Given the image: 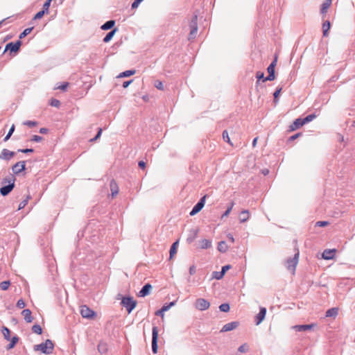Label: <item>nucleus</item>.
Listing matches in <instances>:
<instances>
[{
	"label": "nucleus",
	"instance_id": "nucleus-46",
	"mask_svg": "<svg viewBox=\"0 0 355 355\" xmlns=\"http://www.w3.org/2000/svg\"><path fill=\"white\" fill-rule=\"evenodd\" d=\"M14 130H15V125H12L11 126L10 129L9 130L7 135L3 139L4 141H6L10 139V137H11L12 134L13 133Z\"/></svg>",
	"mask_w": 355,
	"mask_h": 355
},
{
	"label": "nucleus",
	"instance_id": "nucleus-23",
	"mask_svg": "<svg viewBox=\"0 0 355 355\" xmlns=\"http://www.w3.org/2000/svg\"><path fill=\"white\" fill-rule=\"evenodd\" d=\"M115 25V21L114 20H109V21H107L105 24H103L102 26H101V29L102 30H109V29H112Z\"/></svg>",
	"mask_w": 355,
	"mask_h": 355
},
{
	"label": "nucleus",
	"instance_id": "nucleus-60",
	"mask_svg": "<svg viewBox=\"0 0 355 355\" xmlns=\"http://www.w3.org/2000/svg\"><path fill=\"white\" fill-rule=\"evenodd\" d=\"M256 78L258 79V81L261 80V79H264V73L263 72H261V71H257V74H256Z\"/></svg>",
	"mask_w": 355,
	"mask_h": 355
},
{
	"label": "nucleus",
	"instance_id": "nucleus-32",
	"mask_svg": "<svg viewBox=\"0 0 355 355\" xmlns=\"http://www.w3.org/2000/svg\"><path fill=\"white\" fill-rule=\"evenodd\" d=\"M315 118H316V115L315 114H309L306 117H304V119H302V123L306 124L307 123H309V122L312 121Z\"/></svg>",
	"mask_w": 355,
	"mask_h": 355
},
{
	"label": "nucleus",
	"instance_id": "nucleus-16",
	"mask_svg": "<svg viewBox=\"0 0 355 355\" xmlns=\"http://www.w3.org/2000/svg\"><path fill=\"white\" fill-rule=\"evenodd\" d=\"M336 250H324L322 252V257L325 260L332 259L335 255Z\"/></svg>",
	"mask_w": 355,
	"mask_h": 355
},
{
	"label": "nucleus",
	"instance_id": "nucleus-26",
	"mask_svg": "<svg viewBox=\"0 0 355 355\" xmlns=\"http://www.w3.org/2000/svg\"><path fill=\"white\" fill-rule=\"evenodd\" d=\"M178 243H179V241H176L172 244L171 249H170V252H170V257H169L170 259H172L173 257L176 254Z\"/></svg>",
	"mask_w": 355,
	"mask_h": 355
},
{
	"label": "nucleus",
	"instance_id": "nucleus-28",
	"mask_svg": "<svg viewBox=\"0 0 355 355\" xmlns=\"http://www.w3.org/2000/svg\"><path fill=\"white\" fill-rule=\"evenodd\" d=\"M331 3V0H326L324 2L322 3V7H321V12L322 14H324L327 12V9L329 8Z\"/></svg>",
	"mask_w": 355,
	"mask_h": 355
},
{
	"label": "nucleus",
	"instance_id": "nucleus-4",
	"mask_svg": "<svg viewBox=\"0 0 355 355\" xmlns=\"http://www.w3.org/2000/svg\"><path fill=\"white\" fill-rule=\"evenodd\" d=\"M190 33L189 35V40H192L196 38L198 31V15H193L189 24Z\"/></svg>",
	"mask_w": 355,
	"mask_h": 355
},
{
	"label": "nucleus",
	"instance_id": "nucleus-13",
	"mask_svg": "<svg viewBox=\"0 0 355 355\" xmlns=\"http://www.w3.org/2000/svg\"><path fill=\"white\" fill-rule=\"evenodd\" d=\"M239 325L238 322H231L225 324L221 329V332H227L236 329Z\"/></svg>",
	"mask_w": 355,
	"mask_h": 355
},
{
	"label": "nucleus",
	"instance_id": "nucleus-18",
	"mask_svg": "<svg viewBox=\"0 0 355 355\" xmlns=\"http://www.w3.org/2000/svg\"><path fill=\"white\" fill-rule=\"evenodd\" d=\"M24 320L27 322H31L33 321V317L31 316V311L29 309H24L21 312Z\"/></svg>",
	"mask_w": 355,
	"mask_h": 355
},
{
	"label": "nucleus",
	"instance_id": "nucleus-20",
	"mask_svg": "<svg viewBox=\"0 0 355 355\" xmlns=\"http://www.w3.org/2000/svg\"><path fill=\"white\" fill-rule=\"evenodd\" d=\"M303 125H304V123H302V119L301 118H298L294 121L292 125H291L290 128L291 130H295Z\"/></svg>",
	"mask_w": 355,
	"mask_h": 355
},
{
	"label": "nucleus",
	"instance_id": "nucleus-10",
	"mask_svg": "<svg viewBox=\"0 0 355 355\" xmlns=\"http://www.w3.org/2000/svg\"><path fill=\"white\" fill-rule=\"evenodd\" d=\"M21 42L18 40L15 43L10 42L6 44L4 52L10 50L11 52H17L20 48Z\"/></svg>",
	"mask_w": 355,
	"mask_h": 355
},
{
	"label": "nucleus",
	"instance_id": "nucleus-51",
	"mask_svg": "<svg viewBox=\"0 0 355 355\" xmlns=\"http://www.w3.org/2000/svg\"><path fill=\"white\" fill-rule=\"evenodd\" d=\"M155 87L159 89V90H163L164 89V85H163V83L159 81V80H156L155 82Z\"/></svg>",
	"mask_w": 355,
	"mask_h": 355
},
{
	"label": "nucleus",
	"instance_id": "nucleus-34",
	"mask_svg": "<svg viewBox=\"0 0 355 355\" xmlns=\"http://www.w3.org/2000/svg\"><path fill=\"white\" fill-rule=\"evenodd\" d=\"M225 275L223 272L220 271H214L212 273V278L216 279L217 280L221 279Z\"/></svg>",
	"mask_w": 355,
	"mask_h": 355
},
{
	"label": "nucleus",
	"instance_id": "nucleus-43",
	"mask_svg": "<svg viewBox=\"0 0 355 355\" xmlns=\"http://www.w3.org/2000/svg\"><path fill=\"white\" fill-rule=\"evenodd\" d=\"M33 27L32 28H26L20 35H19V39H22L24 37H25L27 35H28L29 33H31V32L33 30Z\"/></svg>",
	"mask_w": 355,
	"mask_h": 355
},
{
	"label": "nucleus",
	"instance_id": "nucleus-30",
	"mask_svg": "<svg viewBox=\"0 0 355 355\" xmlns=\"http://www.w3.org/2000/svg\"><path fill=\"white\" fill-rule=\"evenodd\" d=\"M331 27L330 22L329 21H325L322 24L323 29V35L327 36L328 35V31Z\"/></svg>",
	"mask_w": 355,
	"mask_h": 355
},
{
	"label": "nucleus",
	"instance_id": "nucleus-14",
	"mask_svg": "<svg viewBox=\"0 0 355 355\" xmlns=\"http://www.w3.org/2000/svg\"><path fill=\"white\" fill-rule=\"evenodd\" d=\"M15 153L13 151H10L8 149H3L0 155V158L3 159H10L14 155Z\"/></svg>",
	"mask_w": 355,
	"mask_h": 355
},
{
	"label": "nucleus",
	"instance_id": "nucleus-7",
	"mask_svg": "<svg viewBox=\"0 0 355 355\" xmlns=\"http://www.w3.org/2000/svg\"><path fill=\"white\" fill-rule=\"evenodd\" d=\"M206 196H204L200 200L194 205L190 211V216H194L198 214L205 206Z\"/></svg>",
	"mask_w": 355,
	"mask_h": 355
},
{
	"label": "nucleus",
	"instance_id": "nucleus-15",
	"mask_svg": "<svg viewBox=\"0 0 355 355\" xmlns=\"http://www.w3.org/2000/svg\"><path fill=\"white\" fill-rule=\"evenodd\" d=\"M151 288L152 286L150 284H145L139 291V296L141 297H144L148 295L150 293Z\"/></svg>",
	"mask_w": 355,
	"mask_h": 355
},
{
	"label": "nucleus",
	"instance_id": "nucleus-61",
	"mask_svg": "<svg viewBox=\"0 0 355 355\" xmlns=\"http://www.w3.org/2000/svg\"><path fill=\"white\" fill-rule=\"evenodd\" d=\"M31 140L35 142H40L42 140V137L39 135H34Z\"/></svg>",
	"mask_w": 355,
	"mask_h": 355
},
{
	"label": "nucleus",
	"instance_id": "nucleus-41",
	"mask_svg": "<svg viewBox=\"0 0 355 355\" xmlns=\"http://www.w3.org/2000/svg\"><path fill=\"white\" fill-rule=\"evenodd\" d=\"M249 350V346L248 344L245 343L241 345L239 348L238 351L241 353H245L247 352Z\"/></svg>",
	"mask_w": 355,
	"mask_h": 355
},
{
	"label": "nucleus",
	"instance_id": "nucleus-57",
	"mask_svg": "<svg viewBox=\"0 0 355 355\" xmlns=\"http://www.w3.org/2000/svg\"><path fill=\"white\" fill-rule=\"evenodd\" d=\"M60 104V101L57 99H51V105L53 107H59Z\"/></svg>",
	"mask_w": 355,
	"mask_h": 355
},
{
	"label": "nucleus",
	"instance_id": "nucleus-55",
	"mask_svg": "<svg viewBox=\"0 0 355 355\" xmlns=\"http://www.w3.org/2000/svg\"><path fill=\"white\" fill-rule=\"evenodd\" d=\"M46 12H44V10H41L40 12H38L34 17V19H41L44 15L45 14Z\"/></svg>",
	"mask_w": 355,
	"mask_h": 355
},
{
	"label": "nucleus",
	"instance_id": "nucleus-1",
	"mask_svg": "<svg viewBox=\"0 0 355 355\" xmlns=\"http://www.w3.org/2000/svg\"><path fill=\"white\" fill-rule=\"evenodd\" d=\"M33 349L35 351H40L44 354H50L53 350V343L51 340L47 339L44 343L34 345Z\"/></svg>",
	"mask_w": 355,
	"mask_h": 355
},
{
	"label": "nucleus",
	"instance_id": "nucleus-47",
	"mask_svg": "<svg viewBox=\"0 0 355 355\" xmlns=\"http://www.w3.org/2000/svg\"><path fill=\"white\" fill-rule=\"evenodd\" d=\"M29 198H30V196H28L25 200H24L23 201H21V202L19 203V207H18V209H19V210H20V209H23V208H24V207L27 205V203H28V201Z\"/></svg>",
	"mask_w": 355,
	"mask_h": 355
},
{
	"label": "nucleus",
	"instance_id": "nucleus-31",
	"mask_svg": "<svg viewBox=\"0 0 355 355\" xmlns=\"http://www.w3.org/2000/svg\"><path fill=\"white\" fill-rule=\"evenodd\" d=\"M136 71L135 70H127V71H125L122 73H121L118 76L117 78H124V77H128V76H130L132 75H134Z\"/></svg>",
	"mask_w": 355,
	"mask_h": 355
},
{
	"label": "nucleus",
	"instance_id": "nucleus-63",
	"mask_svg": "<svg viewBox=\"0 0 355 355\" xmlns=\"http://www.w3.org/2000/svg\"><path fill=\"white\" fill-rule=\"evenodd\" d=\"M18 151L24 153H28L33 152V149H32V148L19 149Z\"/></svg>",
	"mask_w": 355,
	"mask_h": 355
},
{
	"label": "nucleus",
	"instance_id": "nucleus-42",
	"mask_svg": "<svg viewBox=\"0 0 355 355\" xmlns=\"http://www.w3.org/2000/svg\"><path fill=\"white\" fill-rule=\"evenodd\" d=\"M10 284V281H4L0 283V288L3 291H6Z\"/></svg>",
	"mask_w": 355,
	"mask_h": 355
},
{
	"label": "nucleus",
	"instance_id": "nucleus-48",
	"mask_svg": "<svg viewBox=\"0 0 355 355\" xmlns=\"http://www.w3.org/2000/svg\"><path fill=\"white\" fill-rule=\"evenodd\" d=\"M23 124L24 125H27V126H28L30 128H32L33 126H35L37 124V123L36 121H24L23 123Z\"/></svg>",
	"mask_w": 355,
	"mask_h": 355
},
{
	"label": "nucleus",
	"instance_id": "nucleus-9",
	"mask_svg": "<svg viewBox=\"0 0 355 355\" xmlns=\"http://www.w3.org/2000/svg\"><path fill=\"white\" fill-rule=\"evenodd\" d=\"M26 168V162L24 161H21L17 162L12 167V171L15 175L19 174L21 171H24Z\"/></svg>",
	"mask_w": 355,
	"mask_h": 355
},
{
	"label": "nucleus",
	"instance_id": "nucleus-39",
	"mask_svg": "<svg viewBox=\"0 0 355 355\" xmlns=\"http://www.w3.org/2000/svg\"><path fill=\"white\" fill-rule=\"evenodd\" d=\"M230 304L227 303H223L219 306V309L222 312H228L230 311Z\"/></svg>",
	"mask_w": 355,
	"mask_h": 355
},
{
	"label": "nucleus",
	"instance_id": "nucleus-27",
	"mask_svg": "<svg viewBox=\"0 0 355 355\" xmlns=\"http://www.w3.org/2000/svg\"><path fill=\"white\" fill-rule=\"evenodd\" d=\"M198 230H192L191 231V234L187 238V241L189 243H192L195 239L197 237Z\"/></svg>",
	"mask_w": 355,
	"mask_h": 355
},
{
	"label": "nucleus",
	"instance_id": "nucleus-56",
	"mask_svg": "<svg viewBox=\"0 0 355 355\" xmlns=\"http://www.w3.org/2000/svg\"><path fill=\"white\" fill-rule=\"evenodd\" d=\"M143 1L144 0H135V1L131 5L132 9L137 8L139 6V5L141 3V2Z\"/></svg>",
	"mask_w": 355,
	"mask_h": 355
},
{
	"label": "nucleus",
	"instance_id": "nucleus-58",
	"mask_svg": "<svg viewBox=\"0 0 355 355\" xmlns=\"http://www.w3.org/2000/svg\"><path fill=\"white\" fill-rule=\"evenodd\" d=\"M329 224L327 221H318L315 223L316 227H325Z\"/></svg>",
	"mask_w": 355,
	"mask_h": 355
},
{
	"label": "nucleus",
	"instance_id": "nucleus-59",
	"mask_svg": "<svg viewBox=\"0 0 355 355\" xmlns=\"http://www.w3.org/2000/svg\"><path fill=\"white\" fill-rule=\"evenodd\" d=\"M17 306L19 309H23L25 306V302L23 300L20 299L17 302Z\"/></svg>",
	"mask_w": 355,
	"mask_h": 355
},
{
	"label": "nucleus",
	"instance_id": "nucleus-24",
	"mask_svg": "<svg viewBox=\"0 0 355 355\" xmlns=\"http://www.w3.org/2000/svg\"><path fill=\"white\" fill-rule=\"evenodd\" d=\"M116 31H117L116 28H114V29L111 30L108 33H107V35L103 38V42L105 43L109 42L112 39V37H114V35Z\"/></svg>",
	"mask_w": 355,
	"mask_h": 355
},
{
	"label": "nucleus",
	"instance_id": "nucleus-25",
	"mask_svg": "<svg viewBox=\"0 0 355 355\" xmlns=\"http://www.w3.org/2000/svg\"><path fill=\"white\" fill-rule=\"evenodd\" d=\"M228 250V246L225 241H220L218 244V250L220 252H225Z\"/></svg>",
	"mask_w": 355,
	"mask_h": 355
},
{
	"label": "nucleus",
	"instance_id": "nucleus-49",
	"mask_svg": "<svg viewBox=\"0 0 355 355\" xmlns=\"http://www.w3.org/2000/svg\"><path fill=\"white\" fill-rule=\"evenodd\" d=\"M50 5H51V1H49V0H46V1H45V3H44V5H43L42 10H44V12H45L46 13H47V12H48V11H49V9Z\"/></svg>",
	"mask_w": 355,
	"mask_h": 355
},
{
	"label": "nucleus",
	"instance_id": "nucleus-53",
	"mask_svg": "<svg viewBox=\"0 0 355 355\" xmlns=\"http://www.w3.org/2000/svg\"><path fill=\"white\" fill-rule=\"evenodd\" d=\"M68 83H64L61 85L55 87V89H61L62 91H65L68 87Z\"/></svg>",
	"mask_w": 355,
	"mask_h": 355
},
{
	"label": "nucleus",
	"instance_id": "nucleus-44",
	"mask_svg": "<svg viewBox=\"0 0 355 355\" xmlns=\"http://www.w3.org/2000/svg\"><path fill=\"white\" fill-rule=\"evenodd\" d=\"M234 202H232L230 204V205L227 207V210H226V211L224 212V214L222 215V218L225 217V216H227L230 214V213L231 212V211H232V208H233V207H234Z\"/></svg>",
	"mask_w": 355,
	"mask_h": 355
},
{
	"label": "nucleus",
	"instance_id": "nucleus-50",
	"mask_svg": "<svg viewBox=\"0 0 355 355\" xmlns=\"http://www.w3.org/2000/svg\"><path fill=\"white\" fill-rule=\"evenodd\" d=\"M102 131V128H98L96 135L94 138L90 139V142L96 141L101 137Z\"/></svg>",
	"mask_w": 355,
	"mask_h": 355
},
{
	"label": "nucleus",
	"instance_id": "nucleus-5",
	"mask_svg": "<svg viewBox=\"0 0 355 355\" xmlns=\"http://www.w3.org/2000/svg\"><path fill=\"white\" fill-rule=\"evenodd\" d=\"M299 251H297L292 258H289L286 261V268L288 270L292 271L293 273L295 272L296 266L298 263L299 259Z\"/></svg>",
	"mask_w": 355,
	"mask_h": 355
},
{
	"label": "nucleus",
	"instance_id": "nucleus-38",
	"mask_svg": "<svg viewBox=\"0 0 355 355\" xmlns=\"http://www.w3.org/2000/svg\"><path fill=\"white\" fill-rule=\"evenodd\" d=\"M223 139L225 141L230 144L231 146H233L232 143L231 142L230 138L229 137V134L227 130H224L223 132Z\"/></svg>",
	"mask_w": 355,
	"mask_h": 355
},
{
	"label": "nucleus",
	"instance_id": "nucleus-62",
	"mask_svg": "<svg viewBox=\"0 0 355 355\" xmlns=\"http://www.w3.org/2000/svg\"><path fill=\"white\" fill-rule=\"evenodd\" d=\"M231 268V266L230 265H225L224 266L222 267V269H221V271L223 272V273L225 275V272L230 269Z\"/></svg>",
	"mask_w": 355,
	"mask_h": 355
},
{
	"label": "nucleus",
	"instance_id": "nucleus-36",
	"mask_svg": "<svg viewBox=\"0 0 355 355\" xmlns=\"http://www.w3.org/2000/svg\"><path fill=\"white\" fill-rule=\"evenodd\" d=\"M1 331L4 336V338L6 339L7 340H10V330L7 327H3L2 328Z\"/></svg>",
	"mask_w": 355,
	"mask_h": 355
},
{
	"label": "nucleus",
	"instance_id": "nucleus-37",
	"mask_svg": "<svg viewBox=\"0 0 355 355\" xmlns=\"http://www.w3.org/2000/svg\"><path fill=\"white\" fill-rule=\"evenodd\" d=\"M18 340L19 338L17 336L12 337L10 343L7 346V349H12L17 343Z\"/></svg>",
	"mask_w": 355,
	"mask_h": 355
},
{
	"label": "nucleus",
	"instance_id": "nucleus-54",
	"mask_svg": "<svg viewBox=\"0 0 355 355\" xmlns=\"http://www.w3.org/2000/svg\"><path fill=\"white\" fill-rule=\"evenodd\" d=\"M282 90V88L277 89L273 94L274 96V102L277 103L278 101V96L279 95V93Z\"/></svg>",
	"mask_w": 355,
	"mask_h": 355
},
{
	"label": "nucleus",
	"instance_id": "nucleus-64",
	"mask_svg": "<svg viewBox=\"0 0 355 355\" xmlns=\"http://www.w3.org/2000/svg\"><path fill=\"white\" fill-rule=\"evenodd\" d=\"M196 271V270L195 266L193 265V266H190V268H189V274L191 275H193V274H195Z\"/></svg>",
	"mask_w": 355,
	"mask_h": 355
},
{
	"label": "nucleus",
	"instance_id": "nucleus-29",
	"mask_svg": "<svg viewBox=\"0 0 355 355\" xmlns=\"http://www.w3.org/2000/svg\"><path fill=\"white\" fill-rule=\"evenodd\" d=\"M80 314L83 318H89V308L85 305L82 306L80 309Z\"/></svg>",
	"mask_w": 355,
	"mask_h": 355
},
{
	"label": "nucleus",
	"instance_id": "nucleus-19",
	"mask_svg": "<svg viewBox=\"0 0 355 355\" xmlns=\"http://www.w3.org/2000/svg\"><path fill=\"white\" fill-rule=\"evenodd\" d=\"M338 308L333 307L331 309H328L326 311L325 316L336 318L338 315Z\"/></svg>",
	"mask_w": 355,
	"mask_h": 355
},
{
	"label": "nucleus",
	"instance_id": "nucleus-17",
	"mask_svg": "<svg viewBox=\"0 0 355 355\" xmlns=\"http://www.w3.org/2000/svg\"><path fill=\"white\" fill-rule=\"evenodd\" d=\"M110 189L112 191V196L113 197L116 196L119 193V187H118L116 182L114 180H112L110 181Z\"/></svg>",
	"mask_w": 355,
	"mask_h": 355
},
{
	"label": "nucleus",
	"instance_id": "nucleus-3",
	"mask_svg": "<svg viewBox=\"0 0 355 355\" xmlns=\"http://www.w3.org/2000/svg\"><path fill=\"white\" fill-rule=\"evenodd\" d=\"M121 303L126 309L128 313H130L137 305V302L133 297L129 296L123 297Z\"/></svg>",
	"mask_w": 355,
	"mask_h": 355
},
{
	"label": "nucleus",
	"instance_id": "nucleus-35",
	"mask_svg": "<svg viewBox=\"0 0 355 355\" xmlns=\"http://www.w3.org/2000/svg\"><path fill=\"white\" fill-rule=\"evenodd\" d=\"M168 309V306H166L165 304L162 307V309H160L159 310H157L156 312H155V315H158V316H161V317H164V312L167 311Z\"/></svg>",
	"mask_w": 355,
	"mask_h": 355
},
{
	"label": "nucleus",
	"instance_id": "nucleus-6",
	"mask_svg": "<svg viewBox=\"0 0 355 355\" xmlns=\"http://www.w3.org/2000/svg\"><path fill=\"white\" fill-rule=\"evenodd\" d=\"M195 308L200 311H205L209 309L210 303L204 298H198L194 304Z\"/></svg>",
	"mask_w": 355,
	"mask_h": 355
},
{
	"label": "nucleus",
	"instance_id": "nucleus-12",
	"mask_svg": "<svg viewBox=\"0 0 355 355\" xmlns=\"http://www.w3.org/2000/svg\"><path fill=\"white\" fill-rule=\"evenodd\" d=\"M267 310L265 307H260L259 313L255 316V323L259 325L264 320Z\"/></svg>",
	"mask_w": 355,
	"mask_h": 355
},
{
	"label": "nucleus",
	"instance_id": "nucleus-40",
	"mask_svg": "<svg viewBox=\"0 0 355 355\" xmlns=\"http://www.w3.org/2000/svg\"><path fill=\"white\" fill-rule=\"evenodd\" d=\"M276 59L275 60H273L270 64L268 67V69H267V71H268V73H275V67L276 65Z\"/></svg>",
	"mask_w": 355,
	"mask_h": 355
},
{
	"label": "nucleus",
	"instance_id": "nucleus-21",
	"mask_svg": "<svg viewBox=\"0 0 355 355\" xmlns=\"http://www.w3.org/2000/svg\"><path fill=\"white\" fill-rule=\"evenodd\" d=\"M249 211L248 209L243 210L239 216V220L241 223H245L249 219Z\"/></svg>",
	"mask_w": 355,
	"mask_h": 355
},
{
	"label": "nucleus",
	"instance_id": "nucleus-8",
	"mask_svg": "<svg viewBox=\"0 0 355 355\" xmlns=\"http://www.w3.org/2000/svg\"><path fill=\"white\" fill-rule=\"evenodd\" d=\"M152 351L154 354L157 352V340H158V329L157 327H153L152 330Z\"/></svg>",
	"mask_w": 355,
	"mask_h": 355
},
{
	"label": "nucleus",
	"instance_id": "nucleus-22",
	"mask_svg": "<svg viewBox=\"0 0 355 355\" xmlns=\"http://www.w3.org/2000/svg\"><path fill=\"white\" fill-rule=\"evenodd\" d=\"M211 247V241L209 239H202L200 241V248L201 249H208Z\"/></svg>",
	"mask_w": 355,
	"mask_h": 355
},
{
	"label": "nucleus",
	"instance_id": "nucleus-33",
	"mask_svg": "<svg viewBox=\"0 0 355 355\" xmlns=\"http://www.w3.org/2000/svg\"><path fill=\"white\" fill-rule=\"evenodd\" d=\"M98 352H99L101 354H104V353L107 352V344H105V343H101L98 345Z\"/></svg>",
	"mask_w": 355,
	"mask_h": 355
},
{
	"label": "nucleus",
	"instance_id": "nucleus-52",
	"mask_svg": "<svg viewBox=\"0 0 355 355\" xmlns=\"http://www.w3.org/2000/svg\"><path fill=\"white\" fill-rule=\"evenodd\" d=\"M275 78V73H268V76H266L264 79H263V82L266 81V80H273Z\"/></svg>",
	"mask_w": 355,
	"mask_h": 355
},
{
	"label": "nucleus",
	"instance_id": "nucleus-11",
	"mask_svg": "<svg viewBox=\"0 0 355 355\" xmlns=\"http://www.w3.org/2000/svg\"><path fill=\"white\" fill-rule=\"evenodd\" d=\"M315 324H298L293 326L292 328L295 329L296 331L301 332L311 330L314 327H315Z\"/></svg>",
	"mask_w": 355,
	"mask_h": 355
},
{
	"label": "nucleus",
	"instance_id": "nucleus-2",
	"mask_svg": "<svg viewBox=\"0 0 355 355\" xmlns=\"http://www.w3.org/2000/svg\"><path fill=\"white\" fill-rule=\"evenodd\" d=\"M15 178L14 176L9 177L8 178H6L3 180V183H8V185L2 187L0 189V193L3 196H7L13 189L15 187Z\"/></svg>",
	"mask_w": 355,
	"mask_h": 355
},
{
	"label": "nucleus",
	"instance_id": "nucleus-45",
	"mask_svg": "<svg viewBox=\"0 0 355 355\" xmlns=\"http://www.w3.org/2000/svg\"><path fill=\"white\" fill-rule=\"evenodd\" d=\"M32 330L34 333L37 334H41L42 331L41 327L38 324L33 325L32 327Z\"/></svg>",
	"mask_w": 355,
	"mask_h": 355
}]
</instances>
